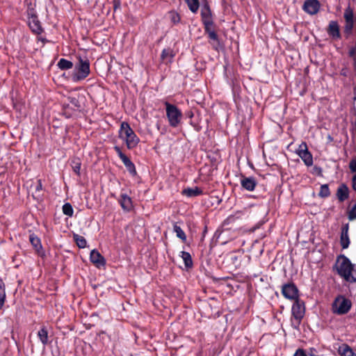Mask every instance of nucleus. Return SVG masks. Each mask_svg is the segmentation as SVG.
<instances>
[{"label":"nucleus","mask_w":356,"mask_h":356,"mask_svg":"<svg viewBox=\"0 0 356 356\" xmlns=\"http://www.w3.org/2000/svg\"><path fill=\"white\" fill-rule=\"evenodd\" d=\"M337 272L346 281L356 282V270L355 266L343 255H341L337 259Z\"/></svg>","instance_id":"nucleus-1"},{"label":"nucleus","mask_w":356,"mask_h":356,"mask_svg":"<svg viewBox=\"0 0 356 356\" xmlns=\"http://www.w3.org/2000/svg\"><path fill=\"white\" fill-rule=\"evenodd\" d=\"M119 137L126 143L128 149L136 147L139 141V138L136 135L133 129L127 122L121 123L119 131Z\"/></svg>","instance_id":"nucleus-2"},{"label":"nucleus","mask_w":356,"mask_h":356,"mask_svg":"<svg viewBox=\"0 0 356 356\" xmlns=\"http://www.w3.org/2000/svg\"><path fill=\"white\" fill-rule=\"evenodd\" d=\"M72 79L75 82L85 79L90 74V63L88 59L79 58V62L76 64Z\"/></svg>","instance_id":"nucleus-3"},{"label":"nucleus","mask_w":356,"mask_h":356,"mask_svg":"<svg viewBox=\"0 0 356 356\" xmlns=\"http://www.w3.org/2000/svg\"><path fill=\"white\" fill-rule=\"evenodd\" d=\"M352 307L351 301L343 296H338L332 304V311L337 315L347 314Z\"/></svg>","instance_id":"nucleus-4"},{"label":"nucleus","mask_w":356,"mask_h":356,"mask_svg":"<svg viewBox=\"0 0 356 356\" xmlns=\"http://www.w3.org/2000/svg\"><path fill=\"white\" fill-rule=\"evenodd\" d=\"M166 115L169 124L172 127H177L181 122L182 118L181 111L175 105L166 102L165 103Z\"/></svg>","instance_id":"nucleus-5"},{"label":"nucleus","mask_w":356,"mask_h":356,"mask_svg":"<svg viewBox=\"0 0 356 356\" xmlns=\"http://www.w3.org/2000/svg\"><path fill=\"white\" fill-rule=\"evenodd\" d=\"M305 311V308L304 302L300 299L294 300L291 312L293 317L294 318V320L292 321V325L295 328H298L299 326L300 321L304 316Z\"/></svg>","instance_id":"nucleus-6"},{"label":"nucleus","mask_w":356,"mask_h":356,"mask_svg":"<svg viewBox=\"0 0 356 356\" xmlns=\"http://www.w3.org/2000/svg\"><path fill=\"white\" fill-rule=\"evenodd\" d=\"M203 25L205 33L208 34V37L211 40L210 43L212 45L213 48L216 51H218L220 49H222V45L220 42L218 36L215 31L214 22H211L209 24H204Z\"/></svg>","instance_id":"nucleus-7"},{"label":"nucleus","mask_w":356,"mask_h":356,"mask_svg":"<svg viewBox=\"0 0 356 356\" xmlns=\"http://www.w3.org/2000/svg\"><path fill=\"white\" fill-rule=\"evenodd\" d=\"M296 153L303 161L307 166H312L313 165V157L312 154L308 151L307 143L302 142L296 150Z\"/></svg>","instance_id":"nucleus-8"},{"label":"nucleus","mask_w":356,"mask_h":356,"mask_svg":"<svg viewBox=\"0 0 356 356\" xmlns=\"http://www.w3.org/2000/svg\"><path fill=\"white\" fill-rule=\"evenodd\" d=\"M282 293L285 298L291 300L299 299L298 289L293 283L284 284L282 287Z\"/></svg>","instance_id":"nucleus-9"},{"label":"nucleus","mask_w":356,"mask_h":356,"mask_svg":"<svg viewBox=\"0 0 356 356\" xmlns=\"http://www.w3.org/2000/svg\"><path fill=\"white\" fill-rule=\"evenodd\" d=\"M343 17L345 19L343 33L346 35V38H348V37L352 34L353 28V13L350 8L346 9L343 14Z\"/></svg>","instance_id":"nucleus-10"},{"label":"nucleus","mask_w":356,"mask_h":356,"mask_svg":"<svg viewBox=\"0 0 356 356\" xmlns=\"http://www.w3.org/2000/svg\"><path fill=\"white\" fill-rule=\"evenodd\" d=\"M321 7L318 0H306L303 5V10L309 15L316 14Z\"/></svg>","instance_id":"nucleus-11"},{"label":"nucleus","mask_w":356,"mask_h":356,"mask_svg":"<svg viewBox=\"0 0 356 356\" xmlns=\"http://www.w3.org/2000/svg\"><path fill=\"white\" fill-rule=\"evenodd\" d=\"M201 19L203 24L213 22L212 12L207 3L201 9Z\"/></svg>","instance_id":"nucleus-12"},{"label":"nucleus","mask_w":356,"mask_h":356,"mask_svg":"<svg viewBox=\"0 0 356 356\" xmlns=\"http://www.w3.org/2000/svg\"><path fill=\"white\" fill-rule=\"evenodd\" d=\"M90 261L97 268L104 266L106 264L104 257L96 250H92L90 254Z\"/></svg>","instance_id":"nucleus-13"},{"label":"nucleus","mask_w":356,"mask_h":356,"mask_svg":"<svg viewBox=\"0 0 356 356\" xmlns=\"http://www.w3.org/2000/svg\"><path fill=\"white\" fill-rule=\"evenodd\" d=\"M348 229L349 225L348 224H346L343 225L341 227V233L340 237V243L343 249H346L348 248L350 244V239L348 236Z\"/></svg>","instance_id":"nucleus-14"},{"label":"nucleus","mask_w":356,"mask_h":356,"mask_svg":"<svg viewBox=\"0 0 356 356\" xmlns=\"http://www.w3.org/2000/svg\"><path fill=\"white\" fill-rule=\"evenodd\" d=\"M241 184L245 190L252 191L254 190L257 182L254 177H243L241 180Z\"/></svg>","instance_id":"nucleus-15"},{"label":"nucleus","mask_w":356,"mask_h":356,"mask_svg":"<svg viewBox=\"0 0 356 356\" xmlns=\"http://www.w3.org/2000/svg\"><path fill=\"white\" fill-rule=\"evenodd\" d=\"M119 203L124 211H129L133 208L132 200L127 194L122 193L120 195Z\"/></svg>","instance_id":"nucleus-16"},{"label":"nucleus","mask_w":356,"mask_h":356,"mask_svg":"<svg viewBox=\"0 0 356 356\" xmlns=\"http://www.w3.org/2000/svg\"><path fill=\"white\" fill-rule=\"evenodd\" d=\"M327 33L330 36L333 38H340L341 34L339 31V26L336 21H331L329 23V26L327 28Z\"/></svg>","instance_id":"nucleus-17"},{"label":"nucleus","mask_w":356,"mask_h":356,"mask_svg":"<svg viewBox=\"0 0 356 356\" xmlns=\"http://www.w3.org/2000/svg\"><path fill=\"white\" fill-rule=\"evenodd\" d=\"M348 188L346 184H341L337 191V196L340 202H343L348 197Z\"/></svg>","instance_id":"nucleus-18"},{"label":"nucleus","mask_w":356,"mask_h":356,"mask_svg":"<svg viewBox=\"0 0 356 356\" xmlns=\"http://www.w3.org/2000/svg\"><path fill=\"white\" fill-rule=\"evenodd\" d=\"M29 26L33 32L39 34L42 31V28L40 22L37 19V16L29 17Z\"/></svg>","instance_id":"nucleus-19"},{"label":"nucleus","mask_w":356,"mask_h":356,"mask_svg":"<svg viewBox=\"0 0 356 356\" xmlns=\"http://www.w3.org/2000/svg\"><path fill=\"white\" fill-rule=\"evenodd\" d=\"M182 194L187 197H196L202 194V191L198 187L188 188L182 191Z\"/></svg>","instance_id":"nucleus-20"},{"label":"nucleus","mask_w":356,"mask_h":356,"mask_svg":"<svg viewBox=\"0 0 356 356\" xmlns=\"http://www.w3.org/2000/svg\"><path fill=\"white\" fill-rule=\"evenodd\" d=\"M125 167L127 168V170L132 175H136V170L134 164L132 163V161L126 156L122 159H121Z\"/></svg>","instance_id":"nucleus-21"},{"label":"nucleus","mask_w":356,"mask_h":356,"mask_svg":"<svg viewBox=\"0 0 356 356\" xmlns=\"http://www.w3.org/2000/svg\"><path fill=\"white\" fill-rule=\"evenodd\" d=\"M339 353L341 356H356L353 349L346 344H343L339 347Z\"/></svg>","instance_id":"nucleus-22"},{"label":"nucleus","mask_w":356,"mask_h":356,"mask_svg":"<svg viewBox=\"0 0 356 356\" xmlns=\"http://www.w3.org/2000/svg\"><path fill=\"white\" fill-rule=\"evenodd\" d=\"M29 241H30L31 245L35 248V250L37 252H39L40 250L42 248L40 239L37 236L32 234L29 236Z\"/></svg>","instance_id":"nucleus-23"},{"label":"nucleus","mask_w":356,"mask_h":356,"mask_svg":"<svg viewBox=\"0 0 356 356\" xmlns=\"http://www.w3.org/2000/svg\"><path fill=\"white\" fill-rule=\"evenodd\" d=\"M57 65L60 70H70V69L72 68L73 63H72V62H71L68 60H66L65 58H60L59 60V61L58 62Z\"/></svg>","instance_id":"nucleus-24"},{"label":"nucleus","mask_w":356,"mask_h":356,"mask_svg":"<svg viewBox=\"0 0 356 356\" xmlns=\"http://www.w3.org/2000/svg\"><path fill=\"white\" fill-rule=\"evenodd\" d=\"M180 256L184 260L185 266L186 268H191L193 266V261L190 253L185 251H181Z\"/></svg>","instance_id":"nucleus-25"},{"label":"nucleus","mask_w":356,"mask_h":356,"mask_svg":"<svg viewBox=\"0 0 356 356\" xmlns=\"http://www.w3.org/2000/svg\"><path fill=\"white\" fill-rule=\"evenodd\" d=\"M189 10L193 13H196L200 7L199 0H185Z\"/></svg>","instance_id":"nucleus-26"},{"label":"nucleus","mask_w":356,"mask_h":356,"mask_svg":"<svg viewBox=\"0 0 356 356\" xmlns=\"http://www.w3.org/2000/svg\"><path fill=\"white\" fill-rule=\"evenodd\" d=\"M173 231L175 232L177 237L180 238L183 242L186 241V235L184 230L175 223L173 226Z\"/></svg>","instance_id":"nucleus-27"},{"label":"nucleus","mask_w":356,"mask_h":356,"mask_svg":"<svg viewBox=\"0 0 356 356\" xmlns=\"http://www.w3.org/2000/svg\"><path fill=\"white\" fill-rule=\"evenodd\" d=\"M71 166L72 168L73 171L77 175H80V170L81 166V162L80 159L74 158L71 161Z\"/></svg>","instance_id":"nucleus-28"},{"label":"nucleus","mask_w":356,"mask_h":356,"mask_svg":"<svg viewBox=\"0 0 356 356\" xmlns=\"http://www.w3.org/2000/svg\"><path fill=\"white\" fill-rule=\"evenodd\" d=\"M38 336L43 345H46L47 343L48 332H47V330L44 327L41 328L38 331Z\"/></svg>","instance_id":"nucleus-29"},{"label":"nucleus","mask_w":356,"mask_h":356,"mask_svg":"<svg viewBox=\"0 0 356 356\" xmlns=\"http://www.w3.org/2000/svg\"><path fill=\"white\" fill-rule=\"evenodd\" d=\"M6 300V290L5 284L2 280L0 279V309L3 307Z\"/></svg>","instance_id":"nucleus-30"},{"label":"nucleus","mask_w":356,"mask_h":356,"mask_svg":"<svg viewBox=\"0 0 356 356\" xmlns=\"http://www.w3.org/2000/svg\"><path fill=\"white\" fill-rule=\"evenodd\" d=\"M74 240L75 241L77 246L79 248H84L86 247L87 241L86 238L78 234H74Z\"/></svg>","instance_id":"nucleus-31"},{"label":"nucleus","mask_w":356,"mask_h":356,"mask_svg":"<svg viewBox=\"0 0 356 356\" xmlns=\"http://www.w3.org/2000/svg\"><path fill=\"white\" fill-rule=\"evenodd\" d=\"M330 195L327 184H323L321 186L318 195L321 197H327Z\"/></svg>","instance_id":"nucleus-32"},{"label":"nucleus","mask_w":356,"mask_h":356,"mask_svg":"<svg viewBox=\"0 0 356 356\" xmlns=\"http://www.w3.org/2000/svg\"><path fill=\"white\" fill-rule=\"evenodd\" d=\"M63 212L65 215L72 217L74 213V210L72 205L70 203H65L63 206Z\"/></svg>","instance_id":"nucleus-33"},{"label":"nucleus","mask_w":356,"mask_h":356,"mask_svg":"<svg viewBox=\"0 0 356 356\" xmlns=\"http://www.w3.org/2000/svg\"><path fill=\"white\" fill-rule=\"evenodd\" d=\"M26 3L27 6V15L29 16V17H35L36 12L34 8V5L31 2H28L27 1H26Z\"/></svg>","instance_id":"nucleus-34"},{"label":"nucleus","mask_w":356,"mask_h":356,"mask_svg":"<svg viewBox=\"0 0 356 356\" xmlns=\"http://www.w3.org/2000/svg\"><path fill=\"white\" fill-rule=\"evenodd\" d=\"M161 56L163 60L171 58L173 57L172 51L170 48L164 49L162 51Z\"/></svg>","instance_id":"nucleus-35"},{"label":"nucleus","mask_w":356,"mask_h":356,"mask_svg":"<svg viewBox=\"0 0 356 356\" xmlns=\"http://www.w3.org/2000/svg\"><path fill=\"white\" fill-rule=\"evenodd\" d=\"M170 17L171 21L174 24H177L180 21V16H179V15L177 13L175 12V11H172V12L170 13Z\"/></svg>","instance_id":"nucleus-36"},{"label":"nucleus","mask_w":356,"mask_h":356,"mask_svg":"<svg viewBox=\"0 0 356 356\" xmlns=\"http://www.w3.org/2000/svg\"><path fill=\"white\" fill-rule=\"evenodd\" d=\"M69 102L74 107L79 108L81 107L79 100L74 97H69L67 98Z\"/></svg>","instance_id":"nucleus-37"},{"label":"nucleus","mask_w":356,"mask_h":356,"mask_svg":"<svg viewBox=\"0 0 356 356\" xmlns=\"http://www.w3.org/2000/svg\"><path fill=\"white\" fill-rule=\"evenodd\" d=\"M349 168L353 172H356V160L353 159L349 164Z\"/></svg>","instance_id":"nucleus-38"},{"label":"nucleus","mask_w":356,"mask_h":356,"mask_svg":"<svg viewBox=\"0 0 356 356\" xmlns=\"http://www.w3.org/2000/svg\"><path fill=\"white\" fill-rule=\"evenodd\" d=\"M114 149L116 152V153L118 154V155L119 156V157L120 158V159H122L124 156H126V155L122 152V151L119 147L115 146L114 147Z\"/></svg>","instance_id":"nucleus-39"},{"label":"nucleus","mask_w":356,"mask_h":356,"mask_svg":"<svg viewBox=\"0 0 356 356\" xmlns=\"http://www.w3.org/2000/svg\"><path fill=\"white\" fill-rule=\"evenodd\" d=\"M293 356H307V355L303 349L299 348L296 351Z\"/></svg>","instance_id":"nucleus-40"},{"label":"nucleus","mask_w":356,"mask_h":356,"mask_svg":"<svg viewBox=\"0 0 356 356\" xmlns=\"http://www.w3.org/2000/svg\"><path fill=\"white\" fill-rule=\"evenodd\" d=\"M355 54H356V41H355V46L352 47L349 49V52H348V54L350 57H355Z\"/></svg>","instance_id":"nucleus-41"},{"label":"nucleus","mask_w":356,"mask_h":356,"mask_svg":"<svg viewBox=\"0 0 356 356\" xmlns=\"http://www.w3.org/2000/svg\"><path fill=\"white\" fill-rule=\"evenodd\" d=\"M120 7V3L119 1L118 0H114L113 1V8H114V10H116L118 8H119Z\"/></svg>","instance_id":"nucleus-42"},{"label":"nucleus","mask_w":356,"mask_h":356,"mask_svg":"<svg viewBox=\"0 0 356 356\" xmlns=\"http://www.w3.org/2000/svg\"><path fill=\"white\" fill-rule=\"evenodd\" d=\"M352 182H353L352 187H353V190L356 191V174L353 176Z\"/></svg>","instance_id":"nucleus-43"},{"label":"nucleus","mask_w":356,"mask_h":356,"mask_svg":"<svg viewBox=\"0 0 356 356\" xmlns=\"http://www.w3.org/2000/svg\"><path fill=\"white\" fill-rule=\"evenodd\" d=\"M42 182L40 180H38V182H37V185L35 186V190L39 191L40 190H42Z\"/></svg>","instance_id":"nucleus-44"},{"label":"nucleus","mask_w":356,"mask_h":356,"mask_svg":"<svg viewBox=\"0 0 356 356\" xmlns=\"http://www.w3.org/2000/svg\"><path fill=\"white\" fill-rule=\"evenodd\" d=\"M234 261H236L237 260V257L236 256H234L232 258Z\"/></svg>","instance_id":"nucleus-45"},{"label":"nucleus","mask_w":356,"mask_h":356,"mask_svg":"<svg viewBox=\"0 0 356 356\" xmlns=\"http://www.w3.org/2000/svg\"><path fill=\"white\" fill-rule=\"evenodd\" d=\"M193 113L190 114V117H191V118H192V117H193Z\"/></svg>","instance_id":"nucleus-46"}]
</instances>
